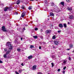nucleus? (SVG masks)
Returning a JSON list of instances; mask_svg holds the SVG:
<instances>
[{
  "instance_id": "1",
  "label": "nucleus",
  "mask_w": 74,
  "mask_h": 74,
  "mask_svg": "<svg viewBox=\"0 0 74 74\" xmlns=\"http://www.w3.org/2000/svg\"><path fill=\"white\" fill-rule=\"evenodd\" d=\"M6 46H8V48H9V49L6 52L5 54H4L3 55L4 58H7V55H8V54H10V52L11 51V50L12 49V48H13V46H12V45L11 44V42H7L6 43Z\"/></svg>"
},
{
  "instance_id": "2",
  "label": "nucleus",
  "mask_w": 74,
  "mask_h": 74,
  "mask_svg": "<svg viewBox=\"0 0 74 74\" xmlns=\"http://www.w3.org/2000/svg\"><path fill=\"white\" fill-rule=\"evenodd\" d=\"M2 30L3 31V32H8V31L7 30L5 29V26H3L2 27Z\"/></svg>"
},
{
  "instance_id": "3",
  "label": "nucleus",
  "mask_w": 74,
  "mask_h": 74,
  "mask_svg": "<svg viewBox=\"0 0 74 74\" xmlns=\"http://www.w3.org/2000/svg\"><path fill=\"white\" fill-rule=\"evenodd\" d=\"M69 18L70 19H73V18H74V16H73V15H69Z\"/></svg>"
},
{
  "instance_id": "4",
  "label": "nucleus",
  "mask_w": 74,
  "mask_h": 74,
  "mask_svg": "<svg viewBox=\"0 0 74 74\" xmlns=\"http://www.w3.org/2000/svg\"><path fill=\"white\" fill-rule=\"evenodd\" d=\"M54 42L55 45H58V44H59V42L58 41H54Z\"/></svg>"
},
{
  "instance_id": "5",
  "label": "nucleus",
  "mask_w": 74,
  "mask_h": 74,
  "mask_svg": "<svg viewBox=\"0 0 74 74\" xmlns=\"http://www.w3.org/2000/svg\"><path fill=\"white\" fill-rule=\"evenodd\" d=\"M8 9H10V8L9 7H6L4 9V11H7L8 10Z\"/></svg>"
},
{
  "instance_id": "6",
  "label": "nucleus",
  "mask_w": 74,
  "mask_h": 74,
  "mask_svg": "<svg viewBox=\"0 0 74 74\" xmlns=\"http://www.w3.org/2000/svg\"><path fill=\"white\" fill-rule=\"evenodd\" d=\"M25 12H23L21 14V16L23 18V17L25 16Z\"/></svg>"
},
{
  "instance_id": "7",
  "label": "nucleus",
  "mask_w": 74,
  "mask_h": 74,
  "mask_svg": "<svg viewBox=\"0 0 74 74\" xmlns=\"http://www.w3.org/2000/svg\"><path fill=\"white\" fill-rule=\"evenodd\" d=\"M46 33H51V30H47L46 31Z\"/></svg>"
},
{
  "instance_id": "8",
  "label": "nucleus",
  "mask_w": 74,
  "mask_h": 74,
  "mask_svg": "<svg viewBox=\"0 0 74 74\" xmlns=\"http://www.w3.org/2000/svg\"><path fill=\"white\" fill-rule=\"evenodd\" d=\"M32 58H33L32 56H29L28 57V58L29 59H32Z\"/></svg>"
},
{
  "instance_id": "9",
  "label": "nucleus",
  "mask_w": 74,
  "mask_h": 74,
  "mask_svg": "<svg viewBox=\"0 0 74 74\" xmlns=\"http://www.w3.org/2000/svg\"><path fill=\"white\" fill-rule=\"evenodd\" d=\"M33 69L34 70H36V65H34L32 66Z\"/></svg>"
},
{
  "instance_id": "10",
  "label": "nucleus",
  "mask_w": 74,
  "mask_h": 74,
  "mask_svg": "<svg viewBox=\"0 0 74 74\" xmlns=\"http://www.w3.org/2000/svg\"><path fill=\"white\" fill-rule=\"evenodd\" d=\"M59 27L60 28H63V25L61 24H60L59 25Z\"/></svg>"
},
{
  "instance_id": "11",
  "label": "nucleus",
  "mask_w": 74,
  "mask_h": 74,
  "mask_svg": "<svg viewBox=\"0 0 74 74\" xmlns=\"http://www.w3.org/2000/svg\"><path fill=\"white\" fill-rule=\"evenodd\" d=\"M20 3V1L19 0H18L16 2V4H17V5L19 4Z\"/></svg>"
},
{
  "instance_id": "12",
  "label": "nucleus",
  "mask_w": 74,
  "mask_h": 74,
  "mask_svg": "<svg viewBox=\"0 0 74 74\" xmlns=\"http://www.w3.org/2000/svg\"><path fill=\"white\" fill-rule=\"evenodd\" d=\"M50 16H54V14L53 12H50Z\"/></svg>"
},
{
  "instance_id": "13",
  "label": "nucleus",
  "mask_w": 74,
  "mask_h": 74,
  "mask_svg": "<svg viewBox=\"0 0 74 74\" xmlns=\"http://www.w3.org/2000/svg\"><path fill=\"white\" fill-rule=\"evenodd\" d=\"M60 4H61V5H62L63 6H64V2H61L60 3Z\"/></svg>"
},
{
  "instance_id": "14",
  "label": "nucleus",
  "mask_w": 74,
  "mask_h": 74,
  "mask_svg": "<svg viewBox=\"0 0 74 74\" xmlns=\"http://www.w3.org/2000/svg\"><path fill=\"white\" fill-rule=\"evenodd\" d=\"M33 37L34 38H35V39H37V38H38V37H37V36H33Z\"/></svg>"
},
{
  "instance_id": "15",
  "label": "nucleus",
  "mask_w": 74,
  "mask_h": 74,
  "mask_svg": "<svg viewBox=\"0 0 74 74\" xmlns=\"http://www.w3.org/2000/svg\"><path fill=\"white\" fill-rule=\"evenodd\" d=\"M55 38H56V36L55 35H54L53 36L52 39L55 40Z\"/></svg>"
},
{
  "instance_id": "16",
  "label": "nucleus",
  "mask_w": 74,
  "mask_h": 74,
  "mask_svg": "<svg viewBox=\"0 0 74 74\" xmlns=\"http://www.w3.org/2000/svg\"><path fill=\"white\" fill-rule=\"evenodd\" d=\"M70 48H73V46L72 44H71L69 45Z\"/></svg>"
},
{
  "instance_id": "17",
  "label": "nucleus",
  "mask_w": 74,
  "mask_h": 74,
  "mask_svg": "<svg viewBox=\"0 0 74 74\" xmlns=\"http://www.w3.org/2000/svg\"><path fill=\"white\" fill-rule=\"evenodd\" d=\"M60 11L59 9H57L56 10V12H60Z\"/></svg>"
},
{
  "instance_id": "18",
  "label": "nucleus",
  "mask_w": 74,
  "mask_h": 74,
  "mask_svg": "<svg viewBox=\"0 0 74 74\" xmlns=\"http://www.w3.org/2000/svg\"><path fill=\"white\" fill-rule=\"evenodd\" d=\"M17 51L18 52H20V51H21V49L19 48H17Z\"/></svg>"
},
{
  "instance_id": "19",
  "label": "nucleus",
  "mask_w": 74,
  "mask_h": 74,
  "mask_svg": "<svg viewBox=\"0 0 74 74\" xmlns=\"http://www.w3.org/2000/svg\"><path fill=\"white\" fill-rule=\"evenodd\" d=\"M64 27H67V25L66 24H64L63 25Z\"/></svg>"
},
{
  "instance_id": "20",
  "label": "nucleus",
  "mask_w": 74,
  "mask_h": 74,
  "mask_svg": "<svg viewBox=\"0 0 74 74\" xmlns=\"http://www.w3.org/2000/svg\"><path fill=\"white\" fill-rule=\"evenodd\" d=\"M32 6L29 7L28 8V9L31 10L32 9Z\"/></svg>"
},
{
  "instance_id": "21",
  "label": "nucleus",
  "mask_w": 74,
  "mask_h": 74,
  "mask_svg": "<svg viewBox=\"0 0 74 74\" xmlns=\"http://www.w3.org/2000/svg\"><path fill=\"white\" fill-rule=\"evenodd\" d=\"M34 48V46L32 45H31L30 47V48Z\"/></svg>"
},
{
  "instance_id": "22",
  "label": "nucleus",
  "mask_w": 74,
  "mask_h": 74,
  "mask_svg": "<svg viewBox=\"0 0 74 74\" xmlns=\"http://www.w3.org/2000/svg\"><path fill=\"white\" fill-rule=\"evenodd\" d=\"M51 4H52L51 6H53V5H55V4H54V3L53 2H51Z\"/></svg>"
},
{
  "instance_id": "23",
  "label": "nucleus",
  "mask_w": 74,
  "mask_h": 74,
  "mask_svg": "<svg viewBox=\"0 0 74 74\" xmlns=\"http://www.w3.org/2000/svg\"><path fill=\"white\" fill-rule=\"evenodd\" d=\"M63 63H66V61L65 60H63Z\"/></svg>"
},
{
  "instance_id": "24",
  "label": "nucleus",
  "mask_w": 74,
  "mask_h": 74,
  "mask_svg": "<svg viewBox=\"0 0 74 74\" xmlns=\"http://www.w3.org/2000/svg\"><path fill=\"white\" fill-rule=\"evenodd\" d=\"M68 10H69V11H71V10H72V9L71 8H69V7H68Z\"/></svg>"
},
{
  "instance_id": "25",
  "label": "nucleus",
  "mask_w": 74,
  "mask_h": 74,
  "mask_svg": "<svg viewBox=\"0 0 74 74\" xmlns=\"http://www.w3.org/2000/svg\"><path fill=\"white\" fill-rule=\"evenodd\" d=\"M51 65H52V67H53L54 66V64H53V63L52 62V63H51Z\"/></svg>"
},
{
  "instance_id": "26",
  "label": "nucleus",
  "mask_w": 74,
  "mask_h": 74,
  "mask_svg": "<svg viewBox=\"0 0 74 74\" xmlns=\"http://www.w3.org/2000/svg\"><path fill=\"white\" fill-rule=\"evenodd\" d=\"M5 52H7V48H5L4 49Z\"/></svg>"
},
{
  "instance_id": "27",
  "label": "nucleus",
  "mask_w": 74,
  "mask_h": 74,
  "mask_svg": "<svg viewBox=\"0 0 74 74\" xmlns=\"http://www.w3.org/2000/svg\"><path fill=\"white\" fill-rule=\"evenodd\" d=\"M35 30L36 31H37V30H38V28H36L35 29Z\"/></svg>"
},
{
  "instance_id": "28",
  "label": "nucleus",
  "mask_w": 74,
  "mask_h": 74,
  "mask_svg": "<svg viewBox=\"0 0 74 74\" xmlns=\"http://www.w3.org/2000/svg\"><path fill=\"white\" fill-rule=\"evenodd\" d=\"M58 33H60V32H61V30L58 31Z\"/></svg>"
},
{
  "instance_id": "29",
  "label": "nucleus",
  "mask_w": 74,
  "mask_h": 74,
  "mask_svg": "<svg viewBox=\"0 0 74 74\" xmlns=\"http://www.w3.org/2000/svg\"><path fill=\"white\" fill-rule=\"evenodd\" d=\"M69 60H71V57H69Z\"/></svg>"
},
{
  "instance_id": "30",
  "label": "nucleus",
  "mask_w": 74,
  "mask_h": 74,
  "mask_svg": "<svg viewBox=\"0 0 74 74\" xmlns=\"http://www.w3.org/2000/svg\"><path fill=\"white\" fill-rule=\"evenodd\" d=\"M21 8L22 9H24V8H25V6H23L22 7H21Z\"/></svg>"
},
{
  "instance_id": "31",
  "label": "nucleus",
  "mask_w": 74,
  "mask_h": 74,
  "mask_svg": "<svg viewBox=\"0 0 74 74\" xmlns=\"http://www.w3.org/2000/svg\"><path fill=\"white\" fill-rule=\"evenodd\" d=\"M37 74H42L41 72H39Z\"/></svg>"
},
{
  "instance_id": "32",
  "label": "nucleus",
  "mask_w": 74,
  "mask_h": 74,
  "mask_svg": "<svg viewBox=\"0 0 74 74\" xmlns=\"http://www.w3.org/2000/svg\"><path fill=\"white\" fill-rule=\"evenodd\" d=\"M66 69V66H64L63 68V70H65V69Z\"/></svg>"
},
{
  "instance_id": "33",
  "label": "nucleus",
  "mask_w": 74,
  "mask_h": 74,
  "mask_svg": "<svg viewBox=\"0 0 74 74\" xmlns=\"http://www.w3.org/2000/svg\"><path fill=\"white\" fill-rule=\"evenodd\" d=\"M18 72L19 73H22V72L20 70H19L18 71Z\"/></svg>"
},
{
  "instance_id": "34",
  "label": "nucleus",
  "mask_w": 74,
  "mask_h": 74,
  "mask_svg": "<svg viewBox=\"0 0 74 74\" xmlns=\"http://www.w3.org/2000/svg\"><path fill=\"white\" fill-rule=\"evenodd\" d=\"M15 72L16 74H19L17 71H15Z\"/></svg>"
},
{
  "instance_id": "35",
  "label": "nucleus",
  "mask_w": 74,
  "mask_h": 74,
  "mask_svg": "<svg viewBox=\"0 0 74 74\" xmlns=\"http://www.w3.org/2000/svg\"><path fill=\"white\" fill-rule=\"evenodd\" d=\"M62 73H63V74H65V71H63L62 72Z\"/></svg>"
},
{
  "instance_id": "36",
  "label": "nucleus",
  "mask_w": 74,
  "mask_h": 74,
  "mask_svg": "<svg viewBox=\"0 0 74 74\" xmlns=\"http://www.w3.org/2000/svg\"><path fill=\"white\" fill-rule=\"evenodd\" d=\"M39 49H41V47L40 46L39 47Z\"/></svg>"
},
{
  "instance_id": "37",
  "label": "nucleus",
  "mask_w": 74,
  "mask_h": 74,
  "mask_svg": "<svg viewBox=\"0 0 74 74\" xmlns=\"http://www.w3.org/2000/svg\"><path fill=\"white\" fill-rule=\"evenodd\" d=\"M60 71V69H58V71L59 72V71Z\"/></svg>"
},
{
  "instance_id": "38",
  "label": "nucleus",
  "mask_w": 74,
  "mask_h": 74,
  "mask_svg": "<svg viewBox=\"0 0 74 74\" xmlns=\"http://www.w3.org/2000/svg\"><path fill=\"white\" fill-rule=\"evenodd\" d=\"M0 63H3V62L0 60Z\"/></svg>"
},
{
  "instance_id": "39",
  "label": "nucleus",
  "mask_w": 74,
  "mask_h": 74,
  "mask_svg": "<svg viewBox=\"0 0 74 74\" xmlns=\"http://www.w3.org/2000/svg\"><path fill=\"white\" fill-rule=\"evenodd\" d=\"M67 2H69L70 1V0H66Z\"/></svg>"
},
{
  "instance_id": "40",
  "label": "nucleus",
  "mask_w": 74,
  "mask_h": 74,
  "mask_svg": "<svg viewBox=\"0 0 74 74\" xmlns=\"http://www.w3.org/2000/svg\"><path fill=\"white\" fill-rule=\"evenodd\" d=\"M47 0H45V3H47Z\"/></svg>"
},
{
  "instance_id": "41",
  "label": "nucleus",
  "mask_w": 74,
  "mask_h": 74,
  "mask_svg": "<svg viewBox=\"0 0 74 74\" xmlns=\"http://www.w3.org/2000/svg\"><path fill=\"white\" fill-rule=\"evenodd\" d=\"M21 66H24V65H23V63H21Z\"/></svg>"
},
{
  "instance_id": "42",
  "label": "nucleus",
  "mask_w": 74,
  "mask_h": 74,
  "mask_svg": "<svg viewBox=\"0 0 74 74\" xmlns=\"http://www.w3.org/2000/svg\"><path fill=\"white\" fill-rule=\"evenodd\" d=\"M30 1H34V0H29Z\"/></svg>"
},
{
  "instance_id": "43",
  "label": "nucleus",
  "mask_w": 74,
  "mask_h": 74,
  "mask_svg": "<svg viewBox=\"0 0 74 74\" xmlns=\"http://www.w3.org/2000/svg\"><path fill=\"white\" fill-rule=\"evenodd\" d=\"M23 40V38H21V40L22 41Z\"/></svg>"
},
{
  "instance_id": "44",
  "label": "nucleus",
  "mask_w": 74,
  "mask_h": 74,
  "mask_svg": "<svg viewBox=\"0 0 74 74\" xmlns=\"http://www.w3.org/2000/svg\"><path fill=\"white\" fill-rule=\"evenodd\" d=\"M40 38H43V36H41L40 37Z\"/></svg>"
},
{
  "instance_id": "45",
  "label": "nucleus",
  "mask_w": 74,
  "mask_h": 74,
  "mask_svg": "<svg viewBox=\"0 0 74 74\" xmlns=\"http://www.w3.org/2000/svg\"><path fill=\"white\" fill-rule=\"evenodd\" d=\"M23 30H25V27H24L23 28Z\"/></svg>"
},
{
  "instance_id": "46",
  "label": "nucleus",
  "mask_w": 74,
  "mask_h": 74,
  "mask_svg": "<svg viewBox=\"0 0 74 74\" xmlns=\"http://www.w3.org/2000/svg\"><path fill=\"white\" fill-rule=\"evenodd\" d=\"M16 15H18V13L17 12H16Z\"/></svg>"
},
{
  "instance_id": "47",
  "label": "nucleus",
  "mask_w": 74,
  "mask_h": 74,
  "mask_svg": "<svg viewBox=\"0 0 74 74\" xmlns=\"http://www.w3.org/2000/svg\"><path fill=\"white\" fill-rule=\"evenodd\" d=\"M70 49H67V50H68H68H70Z\"/></svg>"
},
{
  "instance_id": "48",
  "label": "nucleus",
  "mask_w": 74,
  "mask_h": 74,
  "mask_svg": "<svg viewBox=\"0 0 74 74\" xmlns=\"http://www.w3.org/2000/svg\"><path fill=\"white\" fill-rule=\"evenodd\" d=\"M68 25H69L70 24V23H69V22H68Z\"/></svg>"
},
{
  "instance_id": "49",
  "label": "nucleus",
  "mask_w": 74,
  "mask_h": 74,
  "mask_svg": "<svg viewBox=\"0 0 74 74\" xmlns=\"http://www.w3.org/2000/svg\"><path fill=\"white\" fill-rule=\"evenodd\" d=\"M55 48V46H53V48Z\"/></svg>"
},
{
  "instance_id": "50",
  "label": "nucleus",
  "mask_w": 74,
  "mask_h": 74,
  "mask_svg": "<svg viewBox=\"0 0 74 74\" xmlns=\"http://www.w3.org/2000/svg\"><path fill=\"white\" fill-rule=\"evenodd\" d=\"M27 26V25H25V26Z\"/></svg>"
},
{
  "instance_id": "51",
  "label": "nucleus",
  "mask_w": 74,
  "mask_h": 74,
  "mask_svg": "<svg viewBox=\"0 0 74 74\" xmlns=\"http://www.w3.org/2000/svg\"><path fill=\"white\" fill-rule=\"evenodd\" d=\"M67 55H69V53Z\"/></svg>"
},
{
  "instance_id": "52",
  "label": "nucleus",
  "mask_w": 74,
  "mask_h": 74,
  "mask_svg": "<svg viewBox=\"0 0 74 74\" xmlns=\"http://www.w3.org/2000/svg\"><path fill=\"white\" fill-rule=\"evenodd\" d=\"M36 1H37L38 0H35Z\"/></svg>"
},
{
  "instance_id": "53",
  "label": "nucleus",
  "mask_w": 74,
  "mask_h": 74,
  "mask_svg": "<svg viewBox=\"0 0 74 74\" xmlns=\"http://www.w3.org/2000/svg\"><path fill=\"white\" fill-rule=\"evenodd\" d=\"M51 26H52V25H51Z\"/></svg>"
},
{
  "instance_id": "54",
  "label": "nucleus",
  "mask_w": 74,
  "mask_h": 74,
  "mask_svg": "<svg viewBox=\"0 0 74 74\" xmlns=\"http://www.w3.org/2000/svg\"><path fill=\"white\" fill-rule=\"evenodd\" d=\"M48 17H49V16H48Z\"/></svg>"
},
{
  "instance_id": "55",
  "label": "nucleus",
  "mask_w": 74,
  "mask_h": 74,
  "mask_svg": "<svg viewBox=\"0 0 74 74\" xmlns=\"http://www.w3.org/2000/svg\"><path fill=\"white\" fill-rule=\"evenodd\" d=\"M48 74H49V73H48Z\"/></svg>"
}]
</instances>
